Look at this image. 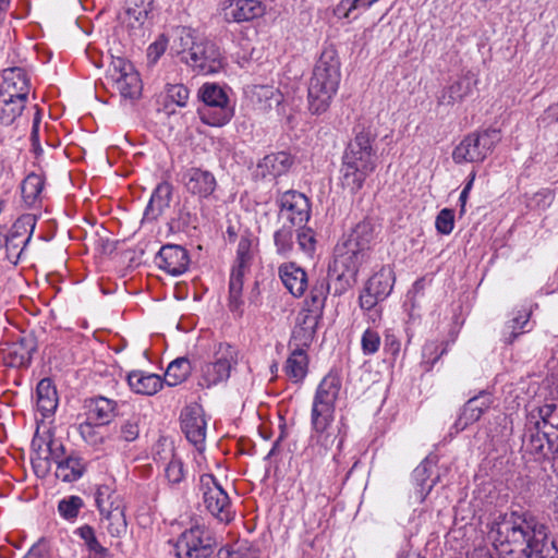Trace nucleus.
<instances>
[{
    "mask_svg": "<svg viewBox=\"0 0 558 558\" xmlns=\"http://www.w3.org/2000/svg\"><path fill=\"white\" fill-rule=\"evenodd\" d=\"M490 533L496 544L517 548L525 558L542 557L547 551L549 527L529 510L499 513L492 523Z\"/></svg>",
    "mask_w": 558,
    "mask_h": 558,
    "instance_id": "1",
    "label": "nucleus"
},
{
    "mask_svg": "<svg viewBox=\"0 0 558 558\" xmlns=\"http://www.w3.org/2000/svg\"><path fill=\"white\" fill-rule=\"evenodd\" d=\"M342 381L337 373L329 372L318 384L312 403L311 426L313 448L325 454L336 442L338 435L332 429L336 401Z\"/></svg>",
    "mask_w": 558,
    "mask_h": 558,
    "instance_id": "2",
    "label": "nucleus"
},
{
    "mask_svg": "<svg viewBox=\"0 0 558 558\" xmlns=\"http://www.w3.org/2000/svg\"><path fill=\"white\" fill-rule=\"evenodd\" d=\"M376 134L362 128L349 142L342 156L341 184L351 194L362 190L366 179L377 167V155L373 147Z\"/></svg>",
    "mask_w": 558,
    "mask_h": 558,
    "instance_id": "3",
    "label": "nucleus"
},
{
    "mask_svg": "<svg viewBox=\"0 0 558 558\" xmlns=\"http://www.w3.org/2000/svg\"><path fill=\"white\" fill-rule=\"evenodd\" d=\"M367 258L368 255L342 242L336 245L333 260L328 267V278L333 282L335 296L344 294L356 283L360 267Z\"/></svg>",
    "mask_w": 558,
    "mask_h": 558,
    "instance_id": "4",
    "label": "nucleus"
},
{
    "mask_svg": "<svg viewBox=\"0 0 558 558\" xmlns=\"http://www.w3.org/2000/svg\"><path fill=\"white\" fill-rule=\"evenodd\" d=\"M501 141L500 131L486 129L465 136L452 151V159L457 163L482 162L490 155Z\"/></svg>",
    "mask_w": 558,
    "mask_h": 558,
    "instance_id": "5",
    "label": "nucleus"
},
{
    "mask_svg": "<svg viewBox=\"0 0 558 558\" xmlns=\"http://www.w3.org/2000/svg\"><path fill=\"white\" fill-rule=\"evenodd\" d=\"M198 95L205 104L204 108L199 110V117L204 124L220 128L230 122L233 109L228 106V95L220 85L205 83L199 88Z\"/></svg>",
    "mask_w": 558,
    "mask_h": 558,
    "instance_id": "6",
    "label": "nucleus"
},
{
    "mask_svg": "<svg viewBox=\"0 0 558 558\" xmlns=\"http://www.w3.org/2000/svg\"><path fill=\"white\" fill-rule=\"evenodd\" d=\"M340 72H313L307 87V109L314 116L325 113L337 93Z\"/></svg>",
    "mask_w": 558,
    "mask_h": 558,
    "instance_id": "7",
    "label": "nucleus"
},
{
    "mask_svg": "<svg viewBox=\"0 0 558 558\" xmlns=\"http://www.w3.org/2000/svg\"><path fill=\"white\" fill-rule=\"evenodd\" d=\"M236 364L238 350L229 343H219L214 350L213 361L202 366L199 385L210 388L227 381Z\"/></svg>",
    "mask_w": 558,
    "mask_h": 558,
    "instance_id": "8",
    "label": "nucleus"
},
{
    "mask_svg": "<svg viewBox=\"0 0 558 558\" xmlns=\"http://www.w3.org/2000/svg\"><path fill=\"white\" fill-rule=\"evenodd\" d=\"M216 541L205 527L195 525L180 534L173 543L178 558H210Z\"/></svg>",
    "mask_w": 558,
    "mask_h": 558,
    "instance_id": "9",
    "label": "nucleus"
},
{
    "mask_svg": "<svg viewBox=\"0 0 558 558\" xmlns=\"http://www.w3.org/2000/svg\"><path fill=\"white\" fill-rule=\"evenodd\" d=\"M199 487L203 492V501L208 512L221 523L233 520L229 495L213 474H203L199 477Z\"/></svg>",
    "mask_w": 558,
    "mask_h": 558,
    "instance_id": "10",
    "label": "nucleus"
},
{
    "mask_svg": "<svg viewBox=\"0 0 558 558\" xmlns=\"http://www.w3.org/2000/svg\"><path fill=\"white\" fill-rule=\"evenodd\" d=\"M557 442L556 437L547 433L537 421L531 420V417L526 415L522 436V450H524L525 453L532 456L535 461L545 460L549 454L556 460L558 458L555 457L554 445Z\"/></svg>",
    "mask_w": 558,
    "mask_h": 558,
    "instance_id": "11",
    "label": "nucleus"
},
{
    "mask_svg": "<svg viewBox=\"0 0 558 558\" xmlns=\"http://www.w3.org/2000/svg\"><path fill=\"white\" fill-rule=\"evenodd\" d=\"M279 207V220L282 223L301 228L311 216L310 199L301 192L286 191L277 199Z\"/></svg>",
    "mask_w": 558,
    "mask_h": 558,
    "instance_id": "12",
    "label": "nucleus"
},
{
    "mask_svg": "<svg viewBox=\"0 0 558 558\" xmlns=\"http://www.w3.org/2000/svg\"><path fill=\"white\" fill-rule=\"evenodd\" d=\"M36 227V218L33 215H23L15 220L10 232L4 235L7 259L16 265L25 247L31 242Z\"/></svg>",
    "mask_w": 558,
    "mask_h": 558,
    "instance_id": "13",
    "label": "nucleus"
},
{
    "mask_svg": "<svg viewBox=\"0 0 558 558\" xmlns=\"http://www.w3.org/2000/svg\"><path fill=\"white\" fill-rule=\"evenodd\" d=\"M181 60L199 70H221L226 65L219 47L210 40L194 43L187 51L182 52Z\"/></svg>",
    "mask_w": 558,
    "mask_h": 558,
    "instance_id": "14",
    "label": "nucleus"
},
{
    "mask_svg": "<svg viewBox=\"0 0 558 558\" xmlns=\"http://www.w3.org/2000/svg\"><path fill=\"white\" fill-rule=\"evenodd\" d=\"M102 84L106 88L117 92L122 99L131 102L138 100L143 92L140 72H107Z\"/></svg>",
    "mask_w": 558,
    "mask_h": 558,
    "instance_id": "15",
    "label": "nucleus"
},
{
    "mask_svg": "<svg viewBox=\"0 0 558 558\" xmlns=\"http://www.w3.org/2000/svg\"><path fill=\"white\" fill-rule=\"evenodd\" d=\"M206 420L199 405L186 407L181 413V429L186 439L198 450L203 449L206 438Z\"/></svg>",
    "mask_w": 558,
    "mask_h": 558,
    "instance_id": "16",
    "label": "nucleus"
},
{
    "mask_svg": "<svg viewBox=\"0 0 558 558\" xmlns=\"http://www.w3.org/2000/svg\"><path fill=\"white\" fill-rule=\"evenodd\" d=\"M477 80L474 72L457 74L456 78L447 86L438 97V105L452 107L463 101L473 94Z\"/></svg>",
    "mask_w": 558,
    "mask_h": 558,
    "instance_id": "17",
    "label": "nucleus"
},
{
    "mask_svg": "<svg viewBox=\"0 0 558 558\" xmlns=\"http://www.w3.org/2000/svg\"><path fill=\"white\" fill-rule=\"evenodd\" d=\"M36 351V337L33 333L23 335L5 349L3 357L5 365L17 368L28 367Z\"/></svg>",
    "mask_w": 558,
    "mask_h": 558,
    "instance_id": "18",
    "label": "nucleus"
},
{
    "mask_svg": "<svg viewBox=\"0 0 558 558\" xmlns=\"http://www.w3.org/2000/svg\"><path fill=\"white\" fill-rule=\"evenodd\" d=\"M158 266L171 276H180L189 268L190 256L181 245L166 244L157 255Z\"/></svg>",
    "mask_w": 558,
    "mask_h": 558,
    "instance_id": "19",
    "label": "nucleus"
},
{
    "mask_svg": "<svg viewBox=\"0 0 558 558\" xmlns=\"http://www.w3.org/2000/svg\"><path fill=\"white\" fill-rule=\"evenodd\" d=\"M186 191L198 198H208L217 187L215 175L201 168H190L183 174Z\"/></svg>",
    "mask_w": 558,
    "mask_h": 558,
    "instance_id": "20",
    "label": "nucleus"
},
{
    "mask_svg": "<svg viewBox=\"0 0 558 558\" xmlns=\"http://www.w3.org/2000/svg\"><path fill=\"white\" fill-rule=\"evenodd\" d=\"M492 396L481 391L477 396L470 398L463 405L454 426L458 430L465 429L469 425L477 422L481 416L490 408Z\"/></svg>",
    "mask_w": 558,
    "mask_h": 558,
    "instance_id": "21",
    "label": "nucleus"
},
{
    "mask_svg": "<svg viewBox=\"0 0 558 558\" xmlns=\"http://www.w3.org/2000/svg\"><path fill=\"white\" fill-rule=\"evenodd\" d=\"M319 318L300 312L289 342L290 348L307 350L316 335Z\"/></svg>",
    "mask_w": 558,
    "mask_h": 558,
    "instance_id": "22",
    "label": "nucleus"
},
{
    "mask_svg": "<svg viewBox=\"0 0 558 558\" xmlns=\"http://www.w3.org/2000/svg\"><path fill=\"white\" fill-rule=\"evenodd\" d=\"M29 93L27 72H4L0 83V96L26 102Z\"/></svg>",
    "mask_w": 558,
    "mask_h": 558,
    "instance_id": "23",
    "label": "nucleus"
},
{
    "mask_svg": "<svg viewBox=\"0 0 558 558\" xmlns=\"http://www.w3.org/2000/svg\"><path fill=\"white\" fill-rule=\"evenodd\" d=\"M279 277L286 289L295 298H301L308 286L305 270L295 263H286L279 266Z\"/></svg>",
    "mask_w": 558,
    "mask_h": 558,
    "instance_id": "24",
    "label": "nucleus"
},
{
    "mask_svg": "<svg viewBox=\"0 0 558 558\" xmlns=\"http://www.w3.org/2000/svg\"><path fill=\"white\" fill-rule=\"evenodd\" d=\"M293 165L292 156L287 151H278L266 155L258 161L256 175L266 178L268 175L277 178L286 174Z\"/></svg>",
    "mask_w": 558,
    "mask_h": 558,
    "instance_id": "25",
    "label": "nucleus"
},
{
    "mask_svg": "<svg viewBox=\"0 0 558 558\" xmlns=\"http://www.w3.org/2000/svg\"><path fill=\"white\" fill-rule=\"evenodd\" d=\"M172 191V185L167 181L160 182L155 187L145 208L143 221H155L163 214L165 209L170 206Z\"/></svg>",
    "mask_w": 558,
    "mask_h": 558,
    "instance_id": "26",
    "label": "nucleus"
},
{
    "mask_svg": "<svg viewBox=\"0 0 558 558\" xmlns=\"http://www.w3.org/2000/svg\"><path fill=\"white\" fill-rule=\"evenodd\" d=\"M265 5L258 0H236L226 10V19L228 22H250L263 16Z\"/></svg>",
    "mask_w": 558,
    "mask_h": 558,
    "instance_id": "27",
    "label": "nucleus"
},
{
    "mask_svg": "<svg viewBox=\"0 0 558 558\" xmlns=\"http://www.w3.org/2000/svg\"><path fill=\"white\" fill-rule=\"evenodd\" d=\"M88 420L98 425H107L117 415V401L102 396H97L86 400Z\"/></svg>",
    "mask_w": 558,
    "mask_h": 558,
    "instance_id": "28",
    "label": "nucleus"
},
{
    "mask_svg": "<svg viewBox=\"0 0 558 558\" xmlns=\"http://www.w3.org/2000/svg\"><path fill=\"white\" fill-rule=\"evenodd\" d=\"M375 236V226L368 220L360 221L342 241V243L359 250L369 256L371 245Z\"/></svg>",
    "mask_w": 558,
    "mask_h": 558,
    "instance_id": "29",
    "label": "nucleus"
},
{
    "mask_svg": "<svg viewBox=\"0 0 558 558\" xmlns=\"http://www.w3.org/2000/svg\"><path fill=\"white\" fill-rule=\"evenodd\" d=\"M130 388L141 395H155L163 386V379L156 374H146L142 371H133L126 376Z\"/></svg>",
    "mask_w": 558,
    "mask_h": 558,
    "instance_id": "30",
    "label": "nucleus"
},
{
    "mask_svg": "<svg viewBox=\"0 0 558 558\" xmlns=\"http://www.w3.org/2000/svg\"><path fill=\"white\" fill-rule=\"evenodd\" d=\"M331 288L333 289V284L331 286L325 279L317 281L311 289L310 298L305 301L306 307L301 312L320 319Z\"/></svg>",
    "mask_w": 558,
    "mask_h": 558,
    "instance_id": "31",
    "label": "nucleus"
},
{
    "mask_svg": "<svg viewBox=\"0 0 558 558\" xmlns=\"http://www.w3.org/2000/svg\"><path fill=\"white\" fill-rule=\"evenodd\" d=\"M395 283V272L390 266H383L366 282L365 288L375 296L385 300L391 293Z\"/></svg>",
    "mask_w": 558,
    "mask_h": 558,
    "instance_id": "32",
    "label": "nucleus"
},
{
    "mask_svg": "<svg viewBox=\"0 0 558 558\" xmlns=\"http://www.w3.org/2000/svg\"><path fill=\"white\" fill-rule=\"evenodd\" d=\"M434 464L435 462L429 457H427L414 469L412 473V480L416 486V498L421 502L425 500V498L427 497V495L430 493V490L438 481V477H436L429 484L427 483L432 473V466Z\"/></svg>",
    "mask_w": 558,
    "mask_h": 558,
    "instance_id": "33",
    "label": "nucleus"
},
{
    "mask_svg": "<svg viewBox=\"0 0 558 558\" xmlns=\"http://www.w3.org/2000/svg\"><path fill=\"white\" fill-rule=\"evenodd\" d=\"M308 356L303 349L291 348V353L284 364V373L292 383H301L306 377Z\"/></svg>",
    "mask_w": 558,
    "mask_h": 558,
    "instance_id": "34",
    "label": "nucleus"
},
{
    "mask_svg": "<svg viewBox=\"0 0 558 558\" xmlns=\"http://www.w3.org/2000/svg\"><path fill=\"white\" fill-rule=\"evenodd\" d=\"M37 409L44 416L52 414L58 405L56 387L50 378H43L36 388Z\"/></svg>",
    "mask_w": 558,
    "mask_h": 558,
    "instance_id": "35",
    "label": "nucleus"
},
{
    "mask_svg": "<svg viewBox=\"0 0 558 558\" xmlns=\"http://www.w3.org/2000/svg\"><path fill=\"white\" fill-rule=\"evenodd\" d=\"M84 472L85 464L83 459L77 454L71 453L57 464L54 474L57 478L71 483L77 481Z\"/></svg>",
    "mask_w": 558,
    "mask_h": 558,
    "instance_id": "36",
    "label": "nucleus"
},
{
    "mask_svg": "<svg viewBox=\"0 0 558 558\" xmlns=\"http://www.w3.org/2000/svg\"><path fill=\"white\" fill-rule=\"evenodd\" d=\"M74 534L83 541L88 553L87 558H109V549L100 544L95 530L90 525L85 524L77 527Z\"/></svg>",
    "mask_w": 558,
    "mask_h": 558,
    "instance_id": "37",
    "label": "nucleus"
},
{
    "mask_svg": "<svg viewBox=\"0 0 558 558\" xmlns=\"http://www.w3.org/2000/svg\"><path fill=\"white\" fill-rule=\"evenodd\" d=\"M102 515V523L106 522L105 529L112 537H121L126 533V520L124 510L120 505L112 507L110 504L109 509Z\"/></svg>",
    "mask_w": 558,
    "mask_h": 558,
    "instance_id": "38",
    "label": "nucleus"
},
{
    "mask_svg": "<svg viewBox=\"0 0 558 558\" xmlns=\"http://www.w3.org/2000/svg\"><path fill=\"white\" fill-rule=\"evenodd\" d=\"M247 270L232 268L229 280V308L239 315L243 314V278Z\"/></svg>",
    "mask_w": 558,
    "mask_h": 558,
    "instance_id": "39",
    "label": "nucleus"
},
{
    "mask_svg": "<svg viewBox=\"0 0 558 558\" xmlns=\"http://www.w3.org/2000/svg\"><path fill=\"white\" fill-rule=\"evenodd\" d=\"M255 238L248 229H244L236 247L235 264L232 268L248 270L254 258Z\"/></svg>",
    "mask_w": 558,
    "mask_h": 558,
    "instance_id": "40",
    "label": "nucleus"
},
{
    "mask_svg": "<svg viewBox=\"0 0 558 558\" xmlns=\"http://www.w3.org/2000/svg\"><path fill=\"white\" fill-rule=\"evenodd\" d=\"M192 372L191 362L187 357H178L167 367L163 381L170 387H174L187 379Z\"/></svg>",
    "mask_w": 558,
    "mask_h": 558,
    "instance_id": "41",
    "label": "nucleus"
},
{
    "mask_svg": "<svg viewBox=\"0 0 558 558\" xmlns=\"http://www.w3.org/2000/svg\"><path fill=\"white\" fill-rule=\"evenodd\" d=\"M531 312H518L510 320H508L502 328V341L506 344H512L514 340L524 333L525 327L529 324Z\"/></svg>",
    "mask_w": 558,
    "mask_h": 558,
    "instance_id": "42",
    "label": "nucleus"
},
{
    "mask_svg": "<svg viewBox=\"0 0 558 558\" xmlns=\"http://www.w3.org/2000/svg\"><path fill=\"white\" fill-rule=\"evenodd\" d=\"M153 10L154 0H132L131 5L126 9L129 25L142 27L151 17Z\"/></svg>",
    "mask_w": 558,
    "mask_h": 558,
    "instance_id": "43",
    "label": "nucleus"
},
{
    "mask_svg": "<svg viewBox=\"0 0 558 558\" xmlns=\"http://www.w3.org/2000/svg\"><path fill=\"white\" fill-rule=\"evenodd\" d=\"M45 181L41 175L34 172L29 173L22 182V197L27 205H33L38 199Z\"/></svg>",
    "mask_w": 558,
    "mask_h": 558,
    "instance_id": "44",
    "label": "nucleus"
},
{
    "mask_svg": "<svg viewBox=\"0 0 558 558\" xmlns=\"http://www.w3.org/2000/svg\"><path fill=\"white\" fill-rule=\"evenodd\" d=\"M25 108L22 100L8 99L0 96V123L10 125L20 117Z\"/></svg>",
    "mask_w": 558,
    "mask_h": 558,
    "instance_id": "45",
    "label": "nucleus"
},
{
    "mask_svg": "<svg viewBox=\"0 0 558 558\" xmlns=\"http://www.w3.org/2000/svg\"><path fill=\"white\" fill-rule=\"evenodd\" d=\"M293 226L282 223V227L274 234L276 251L279 255L287 257L293 248Z\"/></svg>",
    "mask_w": 558,
    "mask_h": 558,
    "instance_id": "46",
    "label": "nucleus"
},
{
    "mask_svg": "<svg viewBox=\"0 0 558 558\" xmlns=\"http://www.w3.org/2000/svg\"><path fill=\"white\" fill-rule=\"evenodd\" d=\"M165 475L171 485H179L185 480L186 470L183 461L171 450V458L165 469Z\"/></svg>",
    "mask_w": 558,
    "mask_h": 558,
    "instance_id": "47",
    "label": "nucleus"
},
{
    "mask_svg": "<svg viewBox=\"0 0 558 558\" xmlns=\"http://www.w3.org/2000/svg\"><path fill=\"white\" fill-rule=\"evenodd\" d=\"M378 0H341L335 9V14L340 19H349L351 13L357 10H367Z\"/></svg>",
    "mask_w": 558,
    "mask_h": 558,
    "instance_id": "48",
    "label": "nucleus"
},
{
    "mask_svg": "<svg viewBox=\"0 0 558 558\" xmlns=\"http://www.w3.org/2000/svg\"><path fill=\"white\" fill-rule=\"evenodd\" d=\"M169 44V38L166 34H160L153 41L146 50L147 65L155 66L160 57L166 52Z\"/></svg>",
    "mask_w": 558,
    "mask_h": 558,
    "instance_id": "49",
    "label": "nucleus"
},
{
    "mask_svg": "<svg viewBox=\"0 0 558 558\" xmlns=\"http://www.w3.org/2000/svg\"><path fill=\"white\" fill-rule=\"evenodd\" d=\"M84 506V501L78 496H70L59 501L58 510L62 518L66 520H73L78 515L81 508Z\"/></svg>",
    "mask_w": 558,
    "mask_h": 558,
    "instance_id": "50",
    "label": "nucleus"
},
{
    "mask_svg": "<svg viewBox=\"0 0 558 558\" xmlns=\"http://www.w3.org/2000/svg\"><path fill=\"white\" fill-rule=\"evenodd\" d=\"M140 415H132L129 420L124 421L120 426L119 439L132 442L140 436Z\"/></svg>",
    "mask_w": 558,
    "mask_h": 558,
    "instance_id": "51",
    "label": "nucleus"
},
{
    "mask_svg": "<svg viewBox=\"0 0 558 558\" xmlns=\"http://www.w3.org/2000/svg\"><path fill=\"white\" fill-rule=\"evenodd\" d=\"M340 60L335 47L324 48L314 70H339Z\"/></svg>",
    "mask_w": 558,
    "mask_h": 558,
    "instance_id": "52",
    "label": "nucleus"
},
{
    "mask_svg": "<svg viewBox=\"0 0 558 558\" xmlns=\"http://www.w3.org/2000/svg\"><path fill=\"white\" fill-rule=\"evenodd\" d=\"M381 339L379 333L371 328H367L361 338V349L364 355H373L378 352Z\"/></svg>",
    "mask_w": 558,
    "mask_h": 558,
    "instance_id": "53",
    "label": "nucleus"
},
{
    "mask_svg": "<svg viewBox=\"0 0 558 558\" xmlns=\"http://www.w3.org/2000/svg\"><path fill=\"white\" fill-rule=\"evenodd\" d=\"M435 227L438 233L450 234L454 227V211L449 208L441 209L436 217Z\"/></svg>",
    "mask_w": 558,
    "mask_h": 558,
    "instance_id": "54",
    "label": "nucleus"
},
{
    "mask_svg": "<svg viewBox=\"0 0 558 558\" xmlns=\"http://www.w3.org/2000/svg\"><path fill=\"white\" fill-rule=\"evenodd\" d=\"M440 345L436 342L426 343L423 348V365L425 371H430L434 364L446 353V348L439 350Z\"/></svg>",
    "mask_w": 558,
    "mask_h": 558,
    "instance_id": "55",
    "label": "nucleus"
},
{
    "mask_svg": "<svg viewBox=\"0 0 558 558\" xmlns=\"http://www.w3.org/2000/svg\"><path fill=\"white\" fill-rule=\"evenodd\" d=\"M251 94L253 97H256L259 102L263 100L265 102L275 100L277 104H279L281 98L278 89L269 85H253L251 87Z\"/></svg>",
    "mask_w": 558,
    "mask_h": 558,
    "instance_id": "56",
    "label": "nucleus"
},
{
    "mask_svg": "<svg viewBox=\"0 0 558 558\" xmlns=\"http://www.w3.org/2000/svg\"><path fill=\"white\" fill-rule=\"evenodd\" d=\"M78 432L82 438L90 446L97 447L104 442V437L90 422L80 424Z\"/></svg>",
    "mask_w": 558,
    "mask_h": 558,
    "instance_id": "57",
    "label": "nucleus"
},
{
    "mask_svg": "<svg viewBox=\"0 0 558 558\" xmlns=\"http://www.w3.org/2000/svg\"><path fill=\"white\" fill-rule=\"evenodd\" d=\"M189 89L182 84L169 85L167 88V97L171 102L179 107H184L189 99Z\"/></svg>",
    "mask_w": 558,
    "mask_h": 558,
    "instance_id": "58",
    "label": "nucleus"
},
{
    "mask_svg": "<svg viewBox=\"0 0 558 558\" xmlns=\"http://www.w3.org/2000/svg\"><path fill=\"white\" fill-rule=\"evenodd\" d=\"M111 497L112 492L109 486L98 487L95 496V501L100 514H105V511L109 509L110 504H112V507H114V501L111 500Z\"/></svg>",
    "mask_w": 558,
    "mask_h": 558,
    "instance_id": "59",
    "label": "nucleus"
},
{
    "mask_svg": "<svg viewBox=\"0 0 558 558\" xmlns=\"http://www.w3.org/2000/svg\"><path fill=\"white\" fill-rule=\"evenodd\" d=\"M315 234L312 229H301L298 232V244L305 253H313L315 250Z\"/></svg>",
    "mask_w": 558,
    "mask_h": 558,
    "instance_id": "60",
    "label": "nucleus"
},
{
    "mask_svg": "<svg viewBox=\"0 0 558 558\" xmlns=\"http://www.w3.org/2000/svg\"><path fill=\"white\" fill-rule=\"evenodd\" d=\"M47 458H49L50 462L53 461L56 464H58L65 459L64 446L58 440L50 439L47 444Z\"/></svg>",
    "mask_w": 558,
    "mask_h": 558,
    "instance_id": "61",
    "label": "nucleus"
},
{
    "mask_svg": "<svg viewBox=\"0 0 558 558\" xmlns=\"http://www.w3.org/2000/svg\"><path fill=\"white\" fill-rule=\"evenodd\" d=\"M401 349V342L399 337L395 335L393 331L387 330L384 339V350L386 353L396 357Z\"/></svg>",
    "mask_w": 558,
    "mask_h": 558,
    "instance_id": "62",
    "label": "nucleus"
},
{
    "mask_svg": "<svg viewBox=\"0 0 558 558\" xmlns=\"http://www.w3.org/2000/svg\"><path fill=\"white\" fill-rule=\"evenodd\" d=\"M32 465L37 476L45 477L50 471L51 462L49 458L41 457L39 452H36V454L32 457Z\"/></svg>",
    "mask_w": 558,
    "mask_h": 558,
    "instance_id": "63",
    "label": "nucleus"
},
{
    "mask_svg": "<svg viewBox=\"0 0 558 558\" xmlns=\"http://www.w3.org/2000/svg\"><path fill=\"white\" fill-rule=\"evenodd\" d=\"M49 546L45 539H39L34 544L24 558H48Z\"/></svg>",
    "mask_w": 558,
    "mask_h": 558,
    "instance_id": "64",
    "label": "nucleus"
}]
</instances>
